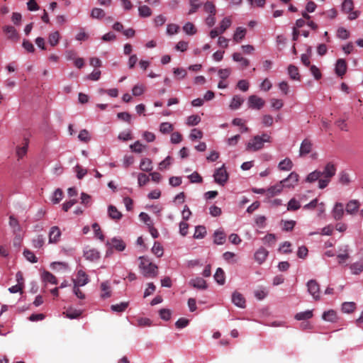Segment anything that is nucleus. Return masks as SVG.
I'll use <instances>...</instances> for the list:
<instances>
[{
    "mask_svg": "<svg viewBox=\"0 0 363 363\" xmlns=\"http://www.w3.org/2000/svg\"><path fill=\"white\" fill-rule=\"evenodd\" d=\"M101 290L102 291L101 296L103 298H107L111 296V286L108 281L102 282L101 284Z\"/></svg>",
    "mask_w": 363,
    "mask_h": 363,
    "instance_id": "nucleus-24",
    "label": "nucleus"
},
{
    "mask_svg": "<svg viewBox=\"0 0 363 363\" xmlns=\"http://www.w3.org/2000/svg\"><path fill=\"white\" fill-rule=\"evenodd\" d=\"M84 257L90 261H95L99 258V252L97 250L94 248H86L84 251Z\"/></svg>",
    "mask_w": 363,
    "mask_h": 363,
    "instance_id": "nucleus-14",
    "label": "nucleus"
},
{
    "mask_svg": "<svg viewBox=\"0 0 363 363\" xmlns=\"http://www.w3.org/2000/svg\"><path fill=\"white\" fill-rule=\"evenodd\" d=\"M204 11L209 14L216 15V9L215 5L211 1H206L203 6Z\"/></svg>",
    "mask_w": 363,
    "mask_h": 363,
    "instance_id": "nucleus-47",
    "label": "nucleus"
},
{
    "mask_svg": "<svg viewBox=\"0 0 363 363\" xmlns=\"http://www.w3.org/2000/svg\"><path fill=\"white\" fill-rule=\"evenodd\" d=\"M270 136L267 133H263L261 136H255L247 145V150L257 151L262 148L265 142L270 141Z\"/></svg>",
    "mask_w": 363,
    "mask_h": 363,
    "instance_id": "nucleus-3",
    "label": "nucleus"
},
{
    "mask_svg": "<svg viewBox=\"0 0 363 363\" xmlns=\"http://www.w3.org/2000/svg\"><path fill=\"white\" fill-rule=\"evenodd\" d=\"M360 203L357 200H351L347 203L345 211L348 214L354 215L357 212Z\"/></svg>",
    "mask_w": 363,
    "mask_h": 363,
    "instance_id": "nucleus-15",
    "label": "nucleus"
},
{
    "mask_svg": "<svg viewBox=\"0 0 363 363\" xmlns=\"http://www.w3.org/2000/svg\"><path fill=\"white\" fill-rule=\"evenodd\" d=\"M59 39L60 33L58 31H55L50 34L48 41L50 45L55 46L58 43Z\"/></svg>",
    "mask_w": 363,
    "mask_h": 363,
    "instance_id": "nucleus-42",
    "label": "nucleus"
},
{
    "mask_svg": "<svg viewBox=\"0 0 363 363\" xmlns=\"http://www.w3.org/2000/svg\"><path fill=\"white\" fill-rule=\"evenodd\" d=\"M347 71V63L345 60L339 59L337 60L335 65V73L340 76L342 77Z\"/></svg>",
    "mask_w": 363,
    "mask_h": 363,
    "instance_id": "nucleus-13",
    "label": "nucleus"
},
{
    "mask_svg": "<svg viewBox=\"0 0 363 363\" xmlns=\"http://www.w3.org/2000/svg\"><path fill=\"white\" fill-rule=\"evenodd\" d=\"M232 301L238 307L244 308L246 306V301L244 296L239 292H234L232 296Z\"/></svg>",
    "mask_w": 363,
    "mask_h": 363,
    "instance_id": "nucleus-10",
    "label": "nucleus"
},
{
    "mask_svg": "<svg viewBox=\"0 0 363 363\" xmlns=\"http://www.w3.org/2000/svg\"><path fill=\"white\" fill-rule=\"evenodd\" d=\"M216 282L220 285L225 283V272L221 268H218L214 275Z\"/></svg>",
    "mask_w": 363,
    "mask_h": 363,
    "instance_id": "nucleus-34",
    "label": "nucleus"
},
{
    "mask_svg": "<svg viewBox=\"0 0 363 363\" xmlns=\"http://www.w3.org/2000/svg\"><path fill=\"white\" fill-rule=\"evenodd\" d=\"M92 228L94 231L95 236L97 237L101 241L104 240V235L101 230L99 225L96 223H94L92 225Z\"/></svg>",
    "mask_w": 363,
    "mask_h": 363,
    "instance_id": "nucleus-49",
    "label": "nucleus"
},
{
    "mask_svg": "<svg viewBox=\"0 0 363 363\" xmlns=\"http://www.w3.org/2000/svg\"><path fill=\"white\" fill-rule=\"evenodd\" d=\"M232 57L235 62H240L242 68H246L250 65V61L247 58L243 57L239 52L233 53Z\"/></svg>",
    "mask_w": 363,
    "mask_h": 363,
    "instance_id": "nucleus-22",
    "label": "nucleus"
},
{
    "mask_svg": "<svg viewBox=\"0 0 363 363\" xmlns=\"http://www.w3.org/2000/svg\"><path fill=\"white\" fill-rule=\"evenodd\" d=\"M288 73H289L291 79H294V80L300 79V74L298 72V69L295 65H290L288 67Z\"/></svg>",
    "mask_w": 363,
    "mask_h": 363,
    "instance_id": "nucleus-30",
    "label": "nucleus"
},
{
    "mask_svg": "<svg viewBox=\"0 0 363 363\" xmlns=\"http://www.w3.org/2000/svg\"><path fill=\"white\" fill-rule=\"evenodd\" d=\"M268 255V251L264 247H260L255 254V259L259 263H263Z\"/></svg>",
    "mask_w": 363,
    "mask_h": 363,
    "instance_id": "nucleus-18",
    "label": "nucleus"
},
{
    "mask_svg": "<svg viewBox=\"0 0 363 363\" xmlns=\"http://www.w3.org/2000/svg\"><path fill=\"white\" fill-rule=\"evenodd\" d=\"M78 138L80 141L84 143H88L91 140L89 133L86 129H83L79 132Z\"/></svg>",
    "mask_w": 363,
    "mask_h": 363,
    "instance_id": "nucleus-46",
    "label": "nucleus"
},
{
    "mask_svg": "<svg viewBox=\"0 0 363 363\" xmlns=\"http://www.w3.org/2000/svg\"><path fill=\"white\" fill-rule=\"evenodd\" d=\"M223 259L228 263L233 264L237 262V260L235 259L236 255L233 252H225V253H223Z\"/></svg>",
    "mask_w": 363,
    "mask_h": 363,
    "instance_id": "nucleus-50",
    "label": "nucleus"
},
{
    "mask_svg": "<svg viewBox=\"0 0 363 363\" xmlns=\"http://www.w3.org/2000/svg\"><path fill=\"white\" fill-rule=\"evenodd\" d=\"M356 304L354 302H345L342 305V311L344 313H352L354 311Z\"/></svg>",
    "mask_w": 363,
    "mask_h": 363,
    "instance_id": "nucleus-37",
    "label": "nucleus"
},
{
    "mask_svg": "<svg viewBox=\"0 0 363 363\" xmlns=\"http://www.w3.org/2000/svg\"><path fill=\"white\" fill-rule=\"evenodd\" d=\"M243 101L244 100L240 96L235 95L232 99L230 107L233 110L238 109L242 105Z\"/></svg>",
    "mask_w": 363,
    "mask_h": 363,
    "instance_id": "nucleus-32",
    "label": "nucleus"
},
{
    "mask_svg": "<svg viewBox=\"0 0 363 363\" xmlns=\"http://www.w3.org/2000/svg\"><path fill=\"white\" fill-rule=\"evenodd\" d=\"M64 314H65L66 317L68 318L74 319L80 317L82 311L70 308L67 309L66 311L64 312Z\"/></svg>",
    "mask_w": 363,
    "mask_h": 363,
    "instance_id": "nucleus-29",
    "label": "nucleus"
},
{
    "mask_svg": "<svg viewBox=\"0 0 363 363\" xmlns=\"http://www.w3.org/2000/svg\"><path fill=\"white\" fill-rule=\"evenodd\" d=\"M189 284L192 286L194 288L198 289H206L207 288L206 281L201 277H196L195 279H191L189 281Z\"/></svg>",
    "mask_w": 363,
    "mask_h": 363,
    "instance_id": "nucleus-16",
    "label": "nucleus"
},
{
    "mask_svg": "<svg viewBox=\"0 0 363 363\" xmlns=\"http://www.w3.org/2000/svg\"><path fill=\"white\" fill-rule=\"evenodd\" d=\"M45 243L43 235H38L33 240V245L35 248H41Z\"/></svg>",
    "mask_w": 363,
    "mask_h": 363,
    "instance_id": "nucleus-60",
    "label": "nucleus"
},
{
    "mask_svg": "<svg viewBox=\"0 0 363 363\" xmlns=\"http://www.w3.org/2000/svg\"><path fill=\"white\" fill-rule=\"evenodd\" d=\"M140 260L139 268L144 277L148 278H155L158 274L157 266L151 262L145 257H140Z\"/></svg>",
    "mask_w": 363,
    "mask_h": 363,
    "instance_id": "nucleus-1",
    "label": "nucleus"
},
{
    "mask_svg": "<svg viewBox=\"0 0 363 363\" xmlns=\"http://www.w3.org/2000/svg\"><path fill=\"white\" fill-rule=\"evenodd\" d=\"M340 182L343 185H347L350 183V178L348 173L345 172H341L340 173Z\"/></svg>",
    "mask_w": 363,
    "mask_h": 363,
    "instance_id": "nucleus-61",
    "label": "nucleus"
},
{
    "mask_svg": "<svg viewBox=\"0 0 363 363\" xmlns=\"http://www.w3.org/2000/svg\"><path fill=\"white\" fill-rule=\"evenodd\" d=\"M301 205L299 202L296 200L295 199H291L287 205V210L288 211H296L298 208H300Z\"/></svg>",
    "mask_w": 363,
    "mask_h": 363,
    "instance_id": "nucleus-52",
    "label": "nucleus"
},
{
    "mask_svg": "<svg viewBox=\"0 0 363 363\" xmlns=\"http://www.w3.org/2000/svg\"><path fill=\"white\" fill-rule=\"evenodd\" d=\"M111 245L113 248L118 251H123L125 248V244L122 240L113 238L111 240Z\"/></svg>",
    "mask_w": 363,
    "mask_h": 363,
    "instance_id": "nucleus-35",
    "label": "nucleus"
},
{
    "mask_svg": "<svg viewBox=\"0 0 363 363\" xmlns=\"http://www.w3.org/2000/svg\"><path fill=\"white\" fill-rule=\"evenodd\" d=\"M76 172H77V177L79 179H82L86 174L87 171L86 169L82 168V166L79 164H77L75 167Z\"/></svg>",
    "mask_w": 363,
    "mask_h": 363,
    "instance_id": "nucleus-64",
    "label": "nucleus"
},
{
    "mask_svg": "<svg viewBox=\"0 0 363 363\" xmlns=\"http://www.w3.org/2000/svg\"><path fill=\"white\" fill-rule=\"evenodd\" d=\"M336 167L332 162H328L323 171H320V179H319V188L323 189L330 183L332 177L336 173Z\"/></svg>",
    "mask_w": 363,
    "mask_h": 363,
    "instance_id": "nucleus-2",
    "label": "nucleus"
},
{
    "mask_svg": "<svg viewBox=\"0 0 363 363\" xmlns=\"http://www.w3.org/2000/svg\"><path fill=\"white\" fill-rule=\"evenodd\" d=\"M248 104L250 108L259 110L264 106V101L256 95H252L248 99Z\"/></svg>",
    "mask_w": 363,
    "mask_h": 363,
    "instance_id": "nucleus-7",
    "label": "nucleus"
},
{
    "mask_svg": "<svg viewBox=\"0 0 363 363\" xmlns=\"http://www.w3.org/2000/svg\"><path fill=\"white\" fill-rule=\"evenodd\" d=\"M246 33L247 30L245 28L242 27H238L233 35V40L236 43H240L242 39L245 38Z\"/></svg>",
    "mask_w": 363,
    "mask_h": 363,
    "instance_id": "nucleus-19",
    "label": "nucleus"
},
{
    "mask_svg": "<svg viewBox=\"0 0 363 363\" xmlns=\"http://www.w3.org/2000/svg\"><path fill=\"white\" fill-rule=\"evenodd\" d=\"M201 121V118L198 115H191L187 118L186 124L188 125H196Z\"/></svg>",
    "mask_w": 363,
    "mask_h": 363,
    "instance_id": "nucleus-57",
    "label": "nucleus"
},
{
    "mask_svg": "<svg viewBox=\"0 0 363 363\" xmlns=\"http://www.w3.org/2000/svg\"><path fill=\"white\" fill-rule=\"evenodd\" d=\"M354 9V4L352 0H345L342 4V10L345 13H350Z\"/></svg>",
    "mask_w": 363,
    "mask_h": 363,
    "instance_id": "nucleus-38",
    "label": "nucleus"
},
{
    "mask_svg": "<svg viewBox=\"0 0 363 363\" xmlns=\"http://www.w3.org/2000/svg\"><path fill=\"white\" fill-rule=\"evenodd\" d=\"M61 236V231L57 226H53L50 228L49 233V242L56 243L59 241Z\"/></svg>",
    "mask_w": 363,
    "mask_h": 363,
    "instance_id": "nucleus-12",
    "label": "nucleus"
},
{
    "mask_svg": "<svg viewBox=\"0 0 363 363\" xmlns=\"http://www.w3.org/2000/svg\"><path fill=\"white\" fill-rule=\"evenodd\" d=\"M9 225L13 228L15 233L21 230L18 220L13 216L9 217Z\"/></svg>",
    "mask_w": 363,
    "mask_h": 363,
    "instance_id": "nucleus-41",
    "label": "nucleus"
},
{
    "mask_svg": "<svg viewBox=\"0 0 363 363\" xmlns=\"http://www.w3.org/2000/svg\"><path fill=\"white\" fill-rule=\"evenodd\" d=\"M79 286H84L88 283V277L83 270H79L77 272V280H73Z\"/></svg>",
    "mask_w": 363,
    "mask_h": 363,
    "instance_id": "nucleus-20",
    "label": "nucleus"
},
{
    "mask_svg": "<svg viewBox=\"0 0 363 363\" xmlns=\"http://www.w3.org/2000/svg\"><path fill=\"white\" fill-rule=\"evenodd\" d=\"M63 196V192L60 189H57L52 195V201L54 203H58L62 199Z\"/></svg>",
    "mask_w": 363,
    "mask_h": 363,
    "instance_id": "nucleus-48",
    "label": "nucleus"
},
{
    "mask_svg": "<svg viewBox=\"0 0 363 363\" xmlns=\"http://www.w3.org/2000/svg\"><path fill=\"white\" fill-rule=\"evenodd\" d=\"M23 255L27 260L32 263H35L38 262V259L34 253L29 250H24Z\"/></svg>",
    "mask_w": 363,
    "mask_h": 363,
    "instance_id": "nucleus-55",
    "label": "nucleus"
},
{
    "mask_svg": "<svg viewBox=\"0 0 363 363\" xmlns=\"http://www.w3.org/2000/svg\"><path fill=\"white\" fill-rule=\"evenodd\" d=\"M145 147V146L143 145L140 141H136L130 145L131 150L136 153L142 152Z\"/></svg>",
    "mask_w": 363,
    "mask_h": 363,
    "instance_id": "nucleus-45",
    "label": "nucleus"
},
{
    "mask_svg": "<svg viewBox=\"0 0 363 363\" xmlns=\"http://www.w3.org/2000/svg\"><path fill=\"white\" fill-rule=\"evenodd\" d=\"M310 71L316 80H319L320 79H321L322 74L319 68H318L315 65H311Z\"/></svg>",
    "mask_w": 363,
    "mask_h": 363,
    "instance_id": "nucleus-62",
    "label": "nucleus"
},
{
    "mask_svg": "<svg viewBox=\"0 0 363 363\" xmlns=\"http://www.w3.org/2000/svg\"><path fill=\"white\" fill-rule=\"evenodd\" d=\"M345 214L344 206L342 203H336L332 211V216L335 220H341Z\"/></svg>",
    "mask_w": 363,
    "mask_h": 363,
    "instance_id": "nucleus-9",
    "label": "nucleus"
},
{
    "mask_svg": "<svg viewBox=\"0 0 363 363\" xmlns=\"http://www.w3.org/2000/svg\"><path fill=\"white\" fill-rule=\"evenodd\" d=\"M152 252L157 257H161L163 255V247L159 242H155L152 248Z\"/></svg>",
    "mask_w": 363,
    "mask_h": 363,
    "instance_id": "nucleus-43",
    "label": "nucleus"
},
{
    "mask_svg": "<svg viewBox=\"0 0 363 363\" xmlns=\"http://www.w3.org/2000/svg\"><path fill=\"white\" fill-rule=\"evenodd\" d=\"M350 269L354 274H359L363 271V264L361 262H355L351 264Z\"/></svg>",
    "mask_w": 363,
    "mask_h": 363,
    "instance_id": "nucleus-51",
    "label": "nucleus"
},
{
    "mask_svg": "<svg viewBox=\"0 0 363 363\" xmlns=\"http://www.w3.org/2000/svg\"><path fill=\"white\" fill-rule=\"evenodd\" d=\"M279 169L282 171H289L293 167V163L289 158H286L279 163Z\"/></svg>",
    "mask_w": 363,
    "mask_h": 363,
    "instance_id": "nucleus-26",
    "label": "nucleus"
},
{
    "mask_svg": "<svg viewBox=\"0 0 363 363\" xmlns=\"http://www.w3.org/2000/svg\"><path fill=\"white\" fill-rule=\"evenodd\" d=\"M43 279L45 282H48L52 284H57V278L51 274L50 272H45L43 274Z\"/></svg>",
    "mask_w": 363,
    "mask_h": 363,
    "instance_id": "nucleus-36",
    "label": "nucleus"
},
{
    "mask_svg": "<svg viewBox=\"0 0 363 363\" xmlns=\"http://www.w3.org/2000/svg\"><path fill=\"white\" fill-rule=\"evenodd\" d=\"M184 31L187 35H194L196 33V28L192 23L187 22L183 27Z\"/></svg>",
    "mask_w": 363,
    "mask_h": 363,
    "instance_id": "nucleus-39",
    "label": "nucleus"
},
{
    "mask_svg": "<svg viewBox=\"0 0 363 363\" xmlns=\"http://www.w3.org/2000/svg\"><path fill=\"white\" fill-rule=\"evenodd\" d=\"M139 14L141 17H149L152 15V11L147 6H141L138 8Z\"/></svg>",
    "mask_w": 363,
    "mask_h": 363,
    "instance_id": "nucleus-44",
    "label": "nucleus"
},
{
    "mask_svg": "<svg viewBox=\"0 0 363 363\" xmlns=\"http://www.w3.org/2000/svg\"><path fill=\"white\" fill-rule=\"evenodd\" d=\"M189 179L191 183H201L203 181L201 175L196 172H194L191 175H189Z\"/></svg>",
    "mask_w": 363,
    "mask_h": 363,
    "instance_id": "nucleus-63",
    "label": "nucleus"
},
{
    "mask_svg": "<svg viewBox=\"0 0 363 363\" xmlns=\"http://www.w3.org/2000/svg\"><path fill=\"white\" fill-rule=\"evenodd\" d=\"M322 318L325 321L329 322H335L337 320V313L333 310H329L328 311H325L322 315Z\"/></svg>",
    "mask_w": 363,
    "mask_h": 363,
    "instance_id": "nucleus-23",
    "label": "nucleus"
},
{
    "mask_svg": "<svg viewBox=\"0 0 363 363\" xmlns=\"http://www.w3.org/2000/svg\"><path fill=\"white\" fill-rule=\"evenodd\" d=\"M28 147V139H24V143L22 147H17L16 148V155L18 159L23 158L26 154L27 153Z\"/></svg>",
    "mask_w": 363,
    "mask_h": 363,
    "instance_id": "nucleus-25",
    "label": "nucleus"
},
{
    "mask_svg": "<svg viewBox=\"0 0 363 363\" xmlns=\"http://www.w3.org/2000/svg\"><path fill=\"white\" fill-rule=\"evenodd\" d=\"M213 177L215 182L221 186H223L227 182L228 179V174L224 164L216 170Z\"/></svg>",
    "mask_w": 363,
    "mask_h": 363,
    "instance_id": "nucleus-4",
    "label": "nucleus"
},
{
    "mask_svg": "<svg viewBox=\"0 0 363 363\" xmlns=\"http://www.w3.org/2000/svg\"><path fill=\"white\" fill-rule=\"evenodd\" d=\"M206 234V230L204 226H198L196 228L194 237L195 238H203Z\"/></svg>",
    "mask_w": 363,
    "mask_h": 363,
    "instance_id": "nucleus-54",
    "label": "nucleus"
},
{
    "mask_svg": "<svg viewBox=\"0 0 363 363\" xmlns=\"http://www.w3.org/2000/svg\"><path fill=\"white\" fill-rule=\"evenodd\" d=\"M308 291L315 301L320 300V285L316 280L311 279L307 283Z\"/></svg>",
    "mask_w": 363,
    "mask_h": 363,
    "instance_id": "nucleus-6",
    "label": "nucleus"
},
{
    "mask_svg": "<svg viewBox=\"0 0 363 363\" xmlns=\"http://www.w3.org/2000/svg\"><path fill=\"white\" fill-rule=\"evenodd\" d=\"M150 181L149 176L144 173H139L138 174V182L140 186H144Z\"/></svg>",
    "mask_w": 363,
    "mask_h": 363,
    "instance_id": "nucleus-58",
    "label": "nucleus"
},
{
    "mask_svg": "<svg viewBox=\"0 0 363 363\" xmlns=\"http://www.w3.org/2000/svg\"><path fill=\"white\" fill-rule=\"evenodd\" d=\"M298 177H299L297 173L291 172L286 179L281 182L284 185V187L291 188L296 185L298 181Z\"/></svg>",
    "mask_w": 363,
    "mask_h": 363,
    "instance_id": "nucleus-8",
    "label": "nucleus"
},
{
    "mask_svg": "<svg viewBox=\"0 0 363 363\" xmlns=\"http://www.w3.org/2000/svg\"><path fill=\"white\" fill-rule=\"evenodd\" d=\"M128 306V303L127 302H122L119 304L112 305L111 306V310L116 312H123L124 311Z\"/></svg>",
    "mask_w": 363,
    "mask_h": 363,
    "instance_id": "nucleus-56",
    "label": "nucleus"
},
{
    "mask_svg": "<svg viewBox=\"0 0 363 363\" xmlns=\"http://www.w3.org/2000/svg\"><path fill=\"white\" fill-rule=\"evenodd\" d=\"M320 171L319 170H315L312 172H311L306 177V182L308 183H313L316 181L319 182V179H320Z\"/></svg>",
    "mask_w": 363,
    "mask_h": 363,
    "instance_id": "nucleus-33",
    "label": "nucleus"
},
{
    "mask_svg": "<svg viewBox=\"0 0 363 363\" xmlns=\"http://www.w3.org/2000/svg\"><path fill=\"white\" fill-rule=\"evenodd\" d=\"M105 16V12L99 8H94L91 11V16L94 18H101Z\"/></svg>",
    "mask_w": 363,
    "mask_h": 363,
    "instance_id": "nucleus-59",
    "label": "nucleus"
},
{
    "mask_svg": "<svg viewBox=\"0 0 363 363\" xmlns=\"http://www.w3.org/2000/svg\"><path fill=\"white\" fill-rule=\"evenodd\" d=\"M231 23L232 21L230 17L224 18L220 22L219 28L220 30V33H224L231 26Z\"/></svg>",
    "mask_w": 363,
    "mask_h": 363,
    "instance_id": "nucleus-40",
    "label": "nucleus"
},
{
    "mask_svg": "<svg viewBox=\"0 0 363 363\" xmlns=\"http://www.w3.org/2000/svg\"><path fill=\"white\" fill-rule=\"evenodd\" d=\"M2 30L8 40L16 43L20 39V35L13 26H5L2 28Z\"/></svg>",
    "mask_w": 363,
    "mask_h": 363,
    "instance_id": "nucleus-5",
    "label": "nucleus"
},
{
    "mask_svg": "<svg viewBox=\"0 0 363 363\" xmlns=\"http://www.w3.org/2000/svg\"><path fill=\"white\" fill-rule=\"evenodd\" d=\"M140 169L143 172H150L152 169L151 160L149 158H143L140 162Z\"/></svg>",
    "mask_w": 363,
    "mask_h": 363,
    "instance_id": "nucleus-27",
    "label": "nucleus"
},
{
    "mask_svg": "<svg viewBox=\"0 0 363 363\" xmlns=\"http://www.w3.org/2000/svg\"><path fill=\"white\" fill-rule=\"evenodd\" d=\"M283 188L284 185L282 184L281 182H280L279 184H277L267 189V196L268 197H273L275 195L281 193Z\"/></svg>",
    "mask_w": 363,
    "mask_h": 363,
    "instance_id": "nucleus-17",
    "label": "nucleus"
},
{
    "mask_svg": "<svg viewBox=\"0 0 363 363\" xmlns=\"http://www.w3.org/2000/svg\"><path fill=\"white\" fill-rule=\"evenodd\" d=\"M108 213L109 217L113 220H118L122 217V213L113 205L108 206Z\"/></svg>",
    "mask_w": 363,
    "mask_h": 363,
    "instance_id": "nucleus-21",
    "label": "nucleus"
},
{
    "mask_svg": "<svg viewBox=\"0 0 363 363\" xmlns=\"http://www.w3.org/2000/svg\"><path fill=\"white\" fill-rule=\"evenodd\" d=\"M225 234L222 230H216L214 233V243L217 245H223L225 241Z\"/></svg>",
    "mask_w": 363,
    "mask_h": 363,
    "instance_id": "nucleus-28",
    "label": "nucleus"
},
{
    "mask_svg": "<svg viewBox=\"0 0 363 363\" xmlns=\"http://www.w3.org/2000/svg\"><path fill=\"white\" fill-rule=\"evenodd\" d=\"M313 144L311 141L307 138L304 139L300 147L299 154L300 156L306 155L311 152Z\"/></svg>",
    "mask_w": 363,
    "mask_h": 363,
    "instance_id": "nucleus-11",
    "label": "nucleus"
},
{
    "mask_svg": "<svg viewBox=\"0 0 363 363\" xmlns=\"http://www.w3.org/2000/svg\"><path fill=\"white\" fill-rule=\"evenodd\" d=\"M160 130L164 134L169 133L173 130V126L171 123L167 122L162 123L160 126Z\"/></svg>",
    "mask_w": 363,
    "mask_h": 363,
    "instance_id": "nucleus-53",
    "label": "nucleus"
},
{
    "mask_svg": "<svg viewBox=\"0 0 363 363\" xmlns=\"http://www.w3.org/2000/svg\"><path fill=\"white\" fill-rule=\"evenodd\" d=\"M313 311L308 310L296 314L295 319L297 320H308L313 317Z\"/></svg>",
    "mask_w": 363,
    "mask_h": 363,
    "instance_id": "nucleus-31",
    "label": "nucleus"
}]
</instances>
